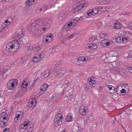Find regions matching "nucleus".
I'll use <instances>...</instances> for the list:
<instances>
[{
  "mask_svg": "<svg viewBox=\"0 0 132 132\" xmlns=\"http://www.w3.org/2000/svg\"><path fill=\"white\" fill-rule=\"evenodd\" d=\"M125 66V67L126 68H127L128 69V70H129V69L131 67H130L129 66H128V65H126Z\"/></svg>",
  "mask_w": 132,
  "mask_h": 132,
  "instance_id": "obj_61",
  "label": "nucleus"
},
{
  "mask_svg": "<svg viewBox=\"0 0 132 132\" xmlns=\"http://www.w3.org/2000/svg\"><path fill=\"white\" fill-rule=\"evenodd\" d=\"M10 129L8 128H5L3 132H9Z\"/></svg>",
  "mask_w": 132,
  "mask_h": 132,
  "instance_id": "obj_44",
  "label": "nucleus"
},
{
  "mask_svg": "<svg viewBox=\"0 0 132 132\" xmlns=\"http://www.w3.org/2000/svg\"><path fill=\"white\" fill-rule=\"evenodd\" d=\"M88 5L87 3H82L80 5H78L76 7L74 8L72 10V11L73 13H75L76 12H78L79 11H81L83 10L82 8L85 9Z\"/></svg>",
  "mask_w": 132,
  "mask_h": 132,
  "instance_id": "obj_3",
  "label": "nucleus"
},
{
  "mask_svg": "<svg viewBox=\"0 0 132 132\" xmlns=\"http://www.w3.org/2000/svg\"><path fill=\"white\" fill-rule=\"evenodd\" d=\"M129 57H132V51H130L129 54L128 55Z\"/></svg>",
  "mask_w": 132,
  "mask_h": 132,
  "instance_id": "obj_53",
  "label": "nucleus"
},
{
  "mask_svg": "<svg viewBox=\"0 0 132 132\" xmlns=\"http://www.w3.org/2000/svg\"><path fill=\"white\" fill-rule=\"evenodd\" d=\"M103 4H106L108 3L110 1V0H103Z\"/></svg>",
  "mask_w": 132,
  "mask_h": 132,
  "instance_id": "obj_47",
  "label": "nucleus"
},
{
  "mask_svg": "<svg viewBox=\"0 0 132 132\" xmlns=\"http://www.w3.org/2000/svg\"><path fill=\"white\" fill-rule=\"evenodd\" d=\"M88 80L89 84L91 86L93 85L96 82V81L94 77H91L89 78L88 79Z\"/></svg>",
  "mask_w": 132,
  "mask_h": 132,
  "instance_id": "obj_13",
  "label": "nucleus"
},
{
  "mask_svg": "<svg viewBox=\"0 0 132 132\" xmlns=\"http://www.w3.org/2000/svg\"><path fill=\"white\" fill-rule=\"evenodd\" d=\"M13 0H4L6 2L9 3L12 1H13Z\"/></svg>",
  "mask_w": 132,
  "mask_h": 132,
  "instance_id": "obj_57",
  "label": "nucleus"
},
{
  "mask_svg": "<svg viewBox=\"0 0 132 132\" xmlns=\"http://www.w3.org/2000/svg\"><path fill=\"white\" fill-rule=\"evenodd\" d=\"M71 21L73 25L74 26H76L78 23V20L76 19H72Z\"/></svg>",
  "mask_w": 132,
  "mask_h": 132,
  "instance_id": "obj_21",
  "label": "nucleus"
},
{
  "mask_svg": "<svg viewBox=\"0 0 132 132\" xmlns=\"http://www.w3.org/2000/svg\"><path fill=\"white\" fill-rule=\"evenodd\" d=\"M83 107V109H80L79 111V113L82 116H84L86 114V110H87V108H85L84 106Z\"/></svg>",
  "mask_w": 132,
  "mask_h": 132,
  "instance_id": "obj_15",
  "label": "nucleus"
},
{
  "mask_svg": "<svg viewBox=\"0 0 132 132\" xmlns=\"http://www.w3.org/2000/svg\"><path fill=\"white\" fill-rule=\"evenodd\" d=\"M35 83L36 82H35V81H34L33 82L31 86L33 87Z\"/></svg>",
  "mask_w": 132,
  "mask_h": 132,
  "instance_id": "obj_63",
  "label": "nucleus"
},
{
  "mask_svg": "<svg viewBox=\"0 0 132 132\" xmlns=\"http://www.w3.org/2000/svg\"><path fill=\"white\" fill-rule=\"evenodd\" d=\"M7 113L5 112H3L1 114L2 118L4 120H5V121H7V118L6 117L7 116Z\"/></svg>",
  "mask_w": 132,
  "mask_h": 132,
  "instance_id": "obj_20",
  "label": "nucleus"
},
{
  "mask_svg": "<svg viewBox=\"0 0 132 132\" xmlns=\"http://www.w3.org/2000/svg\"><path fill=\"white\" fill-rule=\"evenodd\" d=\"M65 25H67V26L69 27L70 28L71 26L73 25L71 22V21L70 23H66L65 24Z\"/></svg>",
  "mask_w": 132,
  "mask_h": 132,
  "instance_id": "obj_43",
  "label": "nucleus"
},
{
  "mask_svg": "<svg viewBox=\"0 0 132 132\" xmlns=\"http://www.w3.org/2000/svg\"><path fill=\"white\" fill-rule=\"evenodd\" d=\"M27 126V124H25V123H24L23 124L21 125L20 126V129H26L27 128L26 126Z\"/></svg>",
  "mask_w": 132,
  "mask_h": 132,
  "instance_id": "obj_30",
  "label": "nucleus"
},
{
  "mask_svg": "<svg viewBox=\"0 0 132 132\" xmlns=\"http://www.w3.org/2000/svg\"><path fill=\"white\" fill-rule=\"evenodd\" d=\"M93 13L92 10H89L87 12V14H88L89 16L94 15Z\"/></svg>",
  "mask_w": 132,
  "mask_h": 132,
  "instance_id": "obj_34",
  "label": "nucleus"
},
{
  "mask_svg": "<svg viewBox=\"0 0 132 132\" xmlns=\"http://www.w3.org/2000/svg\"><path fill=\"white\" fill-rule=\"evenodd\" d=\"M13 42L8 43L6 46V49L9 52H13Z\"/></svg>",
  "mask_w": 132,
  "mask_h": 132,
  "instance_id": "obj_7",
  "label": "nucleus"
},
{
  "mask_svg": "<svg viewBox=\"0 0 132 132\" xmlns=\"http://www.w3.org/2000/svg\"><path fill=\"white\" fill-rule=\"evenodd\" d=\"M35 48V50L36 51H37L38 52L40 50L41 48V47L39 46L37 47H34Z\"/></svg>",
  "mask_w": 132,
  "mask_h": 132,
  "instance_id": "obj_41",
  "label": "nucleus"
},
{
  "mask_svg": "<svg viewBox=\"0 0 132 132\" xmlns=\"http://www.w3.org/2000/svg\"><path fill=\"white\" fill-rule=\"evenodd\" d=\"M13 52L16 51L19 48L20 44L16 40L13 41Z\"/></svg>",
  "mask_w": 132,
  "mask_h": 132,
  "instance_id": "obj_8",
  "label": "nucleus"
},
{
  "mask_svg": "<svg viewBox=\"0 0 132 132\" xmlns=\"http://www.w3.org/2000/svg\"><path fill=\"white\" fill-rule=\"evenodd\" d=\"M45 41H46V43H47V42H51V39H45Z\"/></svg>",
  "mask_w": 132,
  "mask_h": 132,
  "instance_id": "obj_54",
  "label": "nucleus"
},
{
  "mask_svg": "<svg viewBox=\"0 0 132 132\" xmlns=\"http://www.w3.org/2000/svg\"><path fill=\"white\" fill-rule=\"evenodd\" d=\"M128 27L130 29L132 28V23L129 25Z\"/></svg>",
  "mask_w": 132,
  "mask_h": 132,
  "instance_id": "obj_59",
  "label": "nucleus"
},
{
  "mask_svg": "<svg viewBox=\"0 0 132 132\" xmlns=\"http://www.w3.org/2000/svg\"><path fill=\"white\" fill-rule=\"evenodd\" d=\"M44 54L43 52H41L39 54L38 57L40 60H41L44 57Z\"/></svg>",
  "mask_w": 132,
  "mask_h": 132,
  "instance_id": "obj_25",
  "label": "nucleus"
},
{
  "mask_svg": "<svg viewBox=\"0 0 132 132\" xmlns=\"http://www.w3.org/2000/svg\"><path fill=\"white\" fill-rule=\"evenodd\" d=\"M93 44V45L92 47V49H96L97 47V46L95 44H93V43L92 44Z\"/></svg>",
  "mask_w": 132,
  "mask_h": 132,
  "instance_id": "obj_40",
  "label": "nucleus"
},
{
  "mask_svg": "<svg viewBox=\"0 0 132 132\" xmlns=\"http://www.w3.org/2000/svg\"><path fill=\"white\" fill-rule=\"evenodd\" d=\"M40 90L41 91H43V92L42 93H43L44 92V91H45V90H44L43 88L42 87V88H40Z\"/></svg>",
  "mask_w": 132,
  "mask_h": 132,
  "instance_id": "obj_56",
  "label": "nucleus"
},
{
  "mask_svg": "<svg viewBox=\"0 0 132 132\" xmlns=\"http://www.w3.org/2000/svg\"><path fill=\"white\" fill-rule=\"evenodd\" d=\"M93 120V117L92 114H91L88 116L86 120H85V123H88L91 121H92Z\"/></svg>",
  "mask_w": 132,
  "mask_h": 132,
  "instance_id": "obj_11",
  "label": "nucleus"
},
{
  "mask_svg": "<svg viewBox=\"0 0 132 132\" xmlns=\"http://www.w3.org/2000/svg\"><path fill=\"white\" fill-rule=\"evenodd\" d=\"M48 26H49V24H48L46 23H45L44 25H43V30L44 31H45L46 29L48 28Z\"/></svg>",
  "mask_w": 132,
  "mask_h": 132,
  "instance_id": "obj_31",
  "label": "nucleus"
},
{
  "mask_svg": "<svg viewBox=\"0 0 132 132\" xmlns=\"http://www.w3.org/2000/svg\"><path fill=\"white\" fill-rule=\"evenodd\" d=\"M92 43L88 44L86 46V47L88 49H92V47L93 45Z\"/></svg>",
  "mask_w": 132,
  "mask_h": 132,
  "instance_id": "obj_37",
  "label": "nucleus"
},
{
  "mask_svg": "<svg viewBox=\"0 0 132 132\" xmlns=\"http://www.w3.org/2000/svg\"><path fill=\"white\" fill-rule=\"evenodd\" d=\"M36 105V101L34 99H32L29 100V102L28 103L27 107L30 109L34 108Z\"/></svg>",
  "mask_w": 132,
  "mask_h": 132,
  "instance_id": "obj_6",
  "label": "nucleus"
},
{
  "mask_svg": "<svg viewBox=\"0 0 132 132\" xmlns=\"http://www.w3.org/2000/svg\"><path fill=\"white\" fill-rule=\"evenodd\" d=\"M10 22H8L7 23L5 24V25L7 27L8 26L9 24H10Z\"/></svg>",
  "mask_w": 132,
  "mask_h": 132,
  "instance_id": "obj_64",
  "label": "nucleus"
},
{
  "mask_svg": "<svg viewBox=\"0 0 132 132\" xmlns=\"http://www.w3.org/2000/svg\"><path fill=\"white\" fill-rule=\"evenodd\" d=\"M109 55L110 56V59H111V62H114L115 60V59H114L113 57H115L117 56V53L115 51H111L110 53H109Z\"/></svg>",
  "mask_w": 132,
  "mask_h": 132,
  "instance_id": "obj_9",
  "label": "nucleus"
},
{
  "mask_svg": "<svg viewBox=\"0 0 132 132\" xmlns=\"http://www.w3.org/2000/svg\"><path fill=\"white\" fill-rule=\"evenodd\" d=\"M75 35H76V34H72L71 35H69V37L70 38H71L72 37H73Z\"/></svg>",
  "mask_w": 132,
  "mask_h": 132,
  "instance_id": "obj_51",
  "label": "nucleus"
},
{
  "mask_svg": "<svg viewBox=\"0 0 132 132\" xmlns=\"http://www.w3.org/2000/svg\"><path fill=\"white\" fill-rule=\"evenodd\" d=\"M28 85V84L26 82V84H24L23 83L22 84L21 86V88L22 90L24 92H27V90L26 88L27 86Z\"/></svg>",
  "mask_w": 132,
  "mask_h": 132,
  "instance_id": "obj_18",
  "label": "nucleus"
},
{
  "mask_svg": "<svg viewBox=\"0 0 132 132\" xmlns=\"http://www.w3.org/2000/svg\"><path fill=\"white\" fill-rule=\"evenodd\" d=\"M40 60L38 57H34L32 59V61L34 62H39Z\"/></svg>",
  "mask_w": 132,
  "mask_h": 132,
  "instance_id": "obj_33",
  "label": "nucleus"
},
{
  "mask_svg": "<svg viewBox=\"0 0 132 132\" xmlns=\"http://www.w3.org/2000/svg\"><path fill=\"white\" fill-rule=\"evenodd\" d=\"M20 113V114H18L17 115V116H15V117L14 118V119H15L16 118L17 119H18V118L20 117L21 118L22 117H23V115L22 114H23V112H22L20 111H18L17 112V113Z\"/></svg>",
  "mask_w": 132,
  "mask_h": 132,
  "instance_id": "obj_22",
  "label": "nucleus"
},
{
  "mask_svg": "<svg viewBox=\"0 0 132 132\" xmlns=\"http://www.w3.org/2000/svg\"><path fill=\"white\" fill-rule=\"evenodd\" d=\"M86 61V58L84 57H80L77 59L78 62L80 64H82L83 62Z\"/></svg>",
  "mask_w": 132,
  "mask_h": 132,
  "instance_id": "obj_16",
  "label": "nucleus"
},
{
  "mask_svg": "<svg viewBox=\"0 0 132 132\" xmlns=\"http://www.w3.org/2000/svg\"><path fill=\"white\" fill-rule=\"evenodd\" d=\"M37 25V23L35 21L34 22H32L31 23L30 27L32 28H34L36 27Z\"/></svg>",
  "mask_w": 132,
  "mask_h": 132,
  "instance_id": "obj_32",
  "label": "nucleus"
},
{
  "mask_svg": "<svg viewBox=\"0 0 132 132\" xmlns=\"http://www.w3.org/2000/svg\"><path fill=\"white\" fill-rule=\"evenodd\" d=\"M61 83L62 84L63 86L65 85L67 86L69 84L68 81L67 80L63 79L61 81Z\"/></svg>",
  "mask_w": 132,
  "mask_h": 132,
  "instance_id": "obj_19",
  "label": "nucleus"
},
{
  "mask_svg": "<svg viewBox=\"0 0 132 132\" xmlns=\"http://www.w3.org/2000/svg\"><path fill=\"white\" fill-rule=\"evenodd\" d=\"M97 2L101 4H103V0H97Z\"/></svg>",
  "mask_w": 132,
  "mask_h": 132,
  "instance_id": "obj_50",
  "label": "nucleus"
},
{
  "mask_svg": "<svg viewBox=\"0 0 132 132\" xmlns=\"http://www.w3.org/2000/svg\"><path fill=\"white\" fill-rule=\"evenodd\" d=\"M110 44V43L109 42H106L105 44L102 45V46H108Z\"/></svg>",
  "mask_w": 132,
  "mask_h": 132,
  "instance_id": "obj_42",
  "label": "nucleus"
},
{
  "mask_svg": "<svg viewBox=\"0 0 132 132\" xmlns=\"http://www.w3.org/2000/svg\"><path fill=\"white\" fill-rule=\"evenodd\" d=\"M43 20H40L37 19L36 20V21L37 23V25H38L39 26H41L43 24L42 23L43 22Z\"/></svg>",
  "mask_w": 132,
  "mask_h": 132,
  "instance_id": "obj_26",
  "label": "nucleus"
},
{
  "mask_svg": "<svg viewBox=\"0 0 132 132\" xmlns=\"http://www.w3.org/2000/svg\"><path fill=\"white\" fill-rule=\"evenodd\" d=\"M124 39L122 36H118L116 38V41L118 43H122L123 42Z\"/></svg>",
  "mask_w": 132,
  "mask_h": 132,
  "instance_id": "obj_17",
  "label": "nucleus"
},
{
  "mask_svg": "<svg viewBox=\"0 0 132 132\" xmlns=\"http://www.w3.org/2000/svg\"><path fill=\"white\" fill-rule=\"evenodd\" d=\"M46 5L45 4H44V5L43 6V9L44 11L46 10L47 9V8H46Z\"/></svg>",
  "mask_w": 132,
  "mask_h": 132,
  "instance_id": "obj_46",
  "label": "nucleus"
},
{
  "mask_svg": "<svg viewBox=\"0 0 132 132\" xmlns=\"http://www.w3.org/2000/svg\"><path fill=\"white\" fill-rule=\"evenodd\" d=\"M50 70H49V71H47L44 72L43 73V75H44L46 77H47L49 75H48V73L49 72Z\"/></svg>",
  "mask_w": 132,
  "mask_h": 132,
  "instance_id": "obj_36",
  "label": "nucleus"
},
{
  "mask_svg": "<svg viewBox=\"0 0 132 132\" xmlns=\"http://www.w3.org/2000/svg\"><path fill=\"white\" fill-rule=\"evenodd\" d=\"M89 16L88 14H87V12L85 14V16L86 18H87L88 16Z\"/></svg>",
  "mask_w": 132,
  "mask_h": 132,
  "instance_id": "obj_58",
  "label": "nucleus"
},
{
  "mask_svg": "<svg viewBox=\"0 0 132 132\" xmlns=\"http://www.w3.org/2000/svg\"><path fill=\"white\" fill-rule=\"evenodd\" d=\"M114 27L116 29H120L122 27V25L117 21H116L114 23Z\"/></svg>",
  "mask_w": 132,
  "mask_h": 132,
  "instance_id": "obj_14",
  "label": "nucleus"
},
{
  "mask_svg": "<svg viewBox=\"0 0 132 132\" xmlns=\"http://www.w3.org/2000/svg\"><path fill=\"white\" fill-rule=\"evenodd\" d=\"M6 27V26L4 23V24L3 23L1 27V28L3 29L5 28Z\"/></svg>",
  "mask_w": 132,
  "mask_h": 132,
  "instance_id": "obj_48",
  "label": "nucleus"
},
{
  "mask_svg": "<svg viewBox=\"0 0 132 132\" xmlns=\"http://www.w3.org/2000/svg\"><path fill=\"white\" fill-rule=\"evenodd\" d=\"M69 29V28L68 27L67 25L65 24L63 27V30H65L66 31V32H67L68 30Z\"/></svg>",
  "mask_w": 132,
  "mask_h": 132,
  "instance_id": "obj_38",
  "label": "nucleus"
},
{
  "mask_svg": "<svg viewBox=\"0 0 132 132\" xmlns=\"http://www.w3.org/2000/svg\"><path fill=\"white\" fill-rule=\"evenodd\" d=\"M26 50L28 52H30L32 51L34 49L33 46L31 45H30L27 46L26 48Z\"/></svg>",
  "mask_w": 132,
  "mask_h": 132,
  "instance_id": "obj_23",
  "label": "nucleus"
},
{
  "mask_svg": "<svg viewBox=\"0 0 132 132\" xmlns=\"http://www.w3.org/2000/svg\"><path fill=\"white\" fill-rule=\"evenodd\" d=\"M29 123V121L28 119H25V122L24 123H25V124H27V126L28 125V124Z\"/></svg>",
  "mask_w": 132,
  "mask_h": 132,
  "instance_id": "obj_49",
  "label": "nucleus"
},
{
  "mask_svg": "<svg viewBox=\"0 0 132 132\" xmlns=\"http://www.w3.org/2000/svg\"><path fill=\"white\" fill-rule=\"evenodd\" d=\"M48 86V84L47 83H45L42 86V87L43 88L44 90H46Z\"/></svg>",
  "mask_w": 132,
  "mask_h": 132,
  "instance_id": "obj_35",
  "label": "nucleus"
},
{
  "mask_svg": "<svg viewBox=\"0 0 132 132\" xmlns=\"http://www.w3.org/2000/svg\"><path fill=\"white\" fill-rule=\"evenodd\" d=\"M58 96L56 95V94H53L51 98V100L53 101H54L55 100H56L57 98L58 97Z\"/></svg>",
  "mask_w": 132,
  "mask_h": 132,
  "instance_id": "obj_28",
  "label": "nucleus"
},
{
  "mask_svg": "<svg viewBox=\"0 0 132 132\" xmlns=\"http://www.w3.org/2000/svg\"><path fill=\"white\" fill-rule=\"evenodd\" d=\"M18 84V81L17 79H12L7 82V87L9 89L13 90L17 86Z\"/></svg>",
  "mask_w": 132,
  "mask_h": 132,
  "instance_id": "obj_2",
  "label": "nucleus"
},
{
  "mask_svg": "<svg viewBox=\"0 0 132 132\" xmlns=\"http://www.w3.org/2000/svg\"><path fill=\"white\" fill-rule=\"evenodd\" d=\"M7 121H4L0 120V125L1 127H5V124L6 123Z\"/></svg>",
  "mask_w": 132,
  "mask_h": 132,
  "instance_id": "obj_24",
  "label": "nucleus"
},
{
  "mask_svg": "<svg viewBox=\"0 0 132 132\" xmlns=\"http://www.w3.org/2000/svg\"><path fill=\"white\" fill-rule=\"evenodd\" d=\"M106 86L110 90L109 93L111 94H113L115 91V88L114 87L111 85H107Z\"/></svg>",
  "mask_w": 132,
  "mask_h": 132,
  "instance_id": "obj_10",
  "label": "nucleus"
},
{
  "mask_svg": "<svg viewBox=\"0 0 132 132\" xmlns=\"http://www.w3.org/2000/svg\"><path fill=\"white\" fill-rule=\"evenodd\" d=\"M45 36H46L47 38H48V37L51 38L52 37V36L51 35H46Z\"/></svg>",
  "mask_w": 132,
  "mask_h": 132,
  "instance_id": "obj_55",
  "label": "nucleus"
},
{
  "mask_svg": "<svg viewBox=\"0 0 132 132\" xmlns=\"http://www.w3.org/2000/svg\"><path fill=\"white\" fill-rule=\"evenodd\" d=\"M72 118V116L70 114H68L67 117V119H66V121L67 122L70 121Z\"/></svg>",
  "mask_w": 132,
  "mask_h": 132,
  "instance_id": "obj_27",
  "label": "nucleus"
},
{
  "mask_svg": "<svg viewBox=\"0 0 132 132\" xmlns=\"http://www.w3.org/2000/svg\"><path fill=\"white\" fill-rule=\"evenodd\" d=\"M62 114L59 113L55 116L54 118V121L56 123H57L58 125L61 126L62 123Z\"/></svg>",
  "mask_w": 132,
  "mask_h": 132,
  "instance_id": "obj_4",
  "label": "nucleus"
},
{
  "mask_svg": "<svg viewBox=\"0 0 132 132\" xmlns=\"http://www.w3.org/2000/svg\"><path fill=\"white\" fill-rule=\"evenodd\" d=\"M99 11L101 12H107L110 10V9L105 6H101L98 7Z\"/></svg>",
  "mask_w": 132,
  "mask_h": 132,
  "instance_id": "obj_12",
  "label": "nucleus"
},
{
  "mask_svg": "<svg viewBox=\"0 0 132 132\" xmlns=\"http://www.w3.org/2000/svg\"><path fill=\"white\" fill-rule=\"evenodd\" d=\"M92 10L94 15L98 13L99 11L98 8H96Z\"/></svg>",
  "mask_w": 132,
  "mask_h": 132,
  "instance_id": "obj_29",
  "label": "nucleus"
},
{
  "mask_svg": "<svg viewBox=\"0 0 132 132\" xmlns=\"http://www.w3.org/2000/svg\"><path fill=\"white\" fill-rule=\"evenodd\" d=\"M18 35L19 38L20 39V41L21 42H22L23 44H26L29 41V38L27 36H26L22 38V37L24 36V34L22 32H21L19 33Z\"/></svg>",
  "mask_w": 132,
  "mask_h": 132,
  "instance_id": "obj_5",
  "label": "nucleus"
},
{
  "mask_svg": "<svg viewBox=\"0 0 132 132\" xmlns=\"http://www.w3.org/2000/svg\"><path fill=\"white\" fill-rule=\"evenodd\" d=\"M106 41L105 40H103L102 41L101 43V45L102 46V45L105 44L106 43Z\"/></svg>",
  "mask_w": 132,
  "mask_h": 132,
  "instance_id": "obj_45",
  "label": "nucleus"
},
{
  "mask_svg": "<svg viewBox=\"0 0 132 132\" xmlns=\"http://www.w3.org/2000/svg\"><path fill=\"white\" fill-rule=\"evenodd\" d=\"M46 8H47V9H48V8H50L51 7V6L49 5H46Z\"/></svg>",
  "mask_w": 132,
  "mask_h": 132,
  "instance_id": "obj_60",
  "label": "nucleus"
},
{
  "mask_svg": "<svg viewBox=\"0 0 132 132\" xmlns=\"http://www.w3.org/2000/svg\"><path fill=\"white\" fill-rule=\"evenodd\" d=\"M126 90L125 89H122V90L120 92L121 93H125L126 92Z\"/></svg>",
  "mask_w": 132,
  "mask_h": 132,
  "instance_id": "obj_52",
  "label": "nucleus"
},
{
  "mask_svg": "<svg viewBox=\"0 0 132 132\" xmlns=\"http://www.w3.org/2000/svg\"><path fill=\"white\" fill-rule=\"evenodd\" d=\"M129 71L130 73H132V67H131L129 69Z\"/></svg>",
  "mask_w": 132,
  "mask_h": 132,
  "instance_id": "obj_62",
  "label": "nucleus"
},
{
  "mask_svg": "<svg viewBox=\"0 0 132 132\" xmlns=\"http://www.w3.org/2000/svg\"><path fill=\"white\" fill-rule=\"evenodd\" d=\"M66 70L61 68H59L56 71H54L53 69H52L49 71L48 73V75L52 73L53 74V76H56V77L59 78L62 76L63 74L65 73Z\"/></svg>",
  "mask_w": 132,
  "mask_h": 132,
  "instance_id": "obj_1",
  "label": "nucleus"
},
{
  "mask_svg": "<svg viewBox=\"0 0 132 132\" xmlns=\"http://www.w3.org/2000/svg\"><path fill=\"white\" fill-rule=\"evenodd\" d=\"M26 3L27 5L29 6H30L32 4H33V3L30 2L28 0H27Z\"/></svg>",
  "mask_w": 132,
  "mask_h": 132,
  "instance_id": "obj_39",
  "label": "nucleus"
}]
</instances>
